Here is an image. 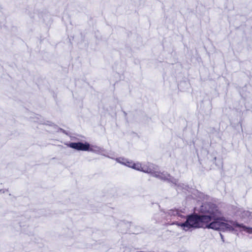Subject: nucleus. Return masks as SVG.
<instances>
[{
    "label": "nucleus",
    "mask_w": 252,
    "mask_h": 252,
    "mask_svg": "<svg viewBox=\"0 0 252 252\" xmlns=\"http://www.w3.org/2000/svg\"><path fill=\"white\" fill-rule=\"evenodd\" d=\"M66 145L70 148L74 149L78 151H88L89 148V144L87 142L81 143H66Z\"/></svg>",
    "instance_id": "nucleus-3"
},
{
    "label": "nucleus",
    "mask_w": 252,
    "mask_h": 252,
    "mask_svg": "<svg viewBox=\"0 0 252 252\" xmlns=\"http://www.w3.org/2000/svg\"><path fill=\"white\" fill-rule=\"evenodd\" d=\"M116 160L122 164L136 170L150 174L152 176L159 179L164 181L170 180L172 182L169 174L157 171L156 168L151 163L142 164L139 162H134L132 160L122 157L116 158Z\"/></svg>",
    "instance_id": "nucleus-2"
},
{
    "label": "nucleus",
    "mask_w": 252,
    "mask_h": 252,
    "mask_svg": "<svg viewBox=\"0 0 252 252\" xmlns=\"http://www.w3.org/2000/svg\"><path fill=\"white\" fill-rule=\"evenodd\" d=\"M88 151L93 152L97 154H101L104 151L103 149L97 146L89 144V148Z\"/></svg>",
    "instance_id": "nucleus-4"
},
{
    "label": "nucleus",
    "mask_w": 252,
    "mask_h": 252,
    "mask_svg": "<svg viewBox=\"0 0 252 252\" xmlns=\"http://www.w3.org/2000/svg\"><path fill=\"white\" fill-rule=\"evenodd\" d=\"M201 211L206 214L202 216H189L184 223H177V225L185 231H188L192 227H206L214 230L229 231L238 228L240 231L252 233V228L227 220L222 217L220 212L214 204H205L202 206Z\"/></svg>",
    "instance_id": "nucleus-1"
},
{
    "label": "nucleus",
    "mask_w": 252,
    "mask_h": 252,
    "mask_svg": "<svg viewBox=\"0 0 252 252\" xmlns=\"http://www.w3.org/2000/svg\"><path fill=\"white\" fill-rule=\"evenodd\" d=\"M182 212L179 211L176 209H171L168 211V213L170 216H178L182 217L183 216L181 214Z\"/></svg>",
    "instance_id": "nucleus-5"
}]
</instances>
